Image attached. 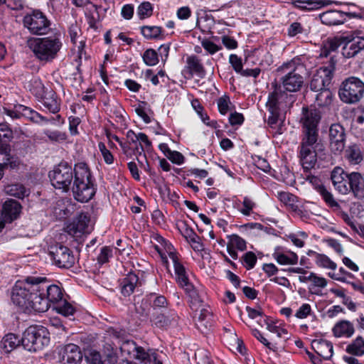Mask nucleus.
<instances>
[{"instance_id": "nucleus-1", "label": "nucleus", "mask_w": 364, "mask_h": 364, "mask_svg": "<svg viewBox=\"0 0 364 364\" xmlns=\"http://www.w3.org/2000/svg\"><path fill=\"white\" fill-rule=\"evenodd\" d=\"M38 280V277H28L24 281H17L12 289V302L23 311H46L47 301L39 297Z\"/></svg>"}, {"instance_id": "nucleus-2", "label": "nucleus", "mask_w": 364, "mask_h": 364, "mask_svg": "<svg viewBox=\"0 0 364 364\" xmlns=\"http://www.w3.org/2000/svg\"><path fill=\"white\" fill-rule=\"evenodd\" d=\"M74 181L72 191L75 200L81 203L89 201L95 195V189L91 181V173L85 163H78L74 168Z\"/></svg>"}, {"instance_id": "nucleus-3", "label": "nucleus", "mask_w": 364, "mask_h": 364, "mask_svg": "<svg viewBox=\"0 0 364 364\" xmlns=\"http://www.w3.org/2000/svg\"><path fill=\"white\" fill-rule=\"evenodd\" d=\"M27 45L39 61L49 63L56 58L63 43L59 38L50 36L31 38L28 40Z\"/></svg>"}, {"instance_id": "nucleus-4", "label": "nucleus", "mask_w": 364, "mask_h": 364, "mask_svg": "<svg viewBox=\"0 0 364 364\" xmlns=\"http://www.w3.org/2000/svg\"><path fill=\"white\" fill-rule=\"evenodd\" d=\"M302 70L303 66L295 60L285 63L277 68V73L281 75L280 82L286 90L296 92L301 88L304 84Z\"/></svg>"}, {"instance_id": "nucleus-5", "label": "nucleus", "mask_w": 364, "mask_h": 364, "mask_svg": "<svg viewBox=\"0 0 364 364\" xmlns=\"http://www.w3.org/2000/svg\"><path fill=\"white\" fill-rule=\"evenodd\" d=\"M49 335L46 327L40 325L31 326L23 333L22 346L28 351L41 350L50 343Z\"/></svg>"}, {"instance_id": "nucleus-6", "label": "nucleus", "mask_w": 364, "mask_h": 364, "mask_svg": "<svg viewBox=\"0 0 364 364\" xmlns=\"http://www.w3.org/2000/svg\"><path fill=\"white\" fill-rule=\"evenodd\" d=\"M364 95V82L358 77L351 76L341 84L338 95L341 100L347 104L359 102Z\"/></svg>"}, {"instance_id": "nucleus-7", "label": "nucleus", "mask_w": 364, "mask_h": 364, "mask_svg": "<svg viewBox=\"0 0 364 364\" xmlns=\"http://www.w3.org/2000/svg\"><path fill=\"white\" fill-rule=\"evenodd\" d=\"M320 120L319 111L307 107H303L299 120L302 127L301 138L318 139V125Z\"/></svg>"}, {"instance_id": "nucleus-8", "label": "nucleus", "mask_w": 364, "mask_h": 364, "mask_svg": "<svg viewBox=\"0 0 364 364\" xmlns=\"http://www.w3.org/2000/svg\"><path fill=\"white\" fill-rule=\"evenodd\" d=\"M166 251L167 252L169 258L173 263L177 282L182 288L184 289L186 292L193 300L198 301V293L192 284L189 282L185 267L179 262L176 254L172 251V246L168 245L166 248Z\"/></svg>"}, {"instance_id": "nucleus-9", "label": "nucleus", "mask_w": 364, "mask_h": 364, "mask_svg": "<svg viewBox=\"0 0 364 364\" xmlns=\"http://www.w3.org/2000/svg\"><path fill=\"white\" fill-rule=\"evenodd\" d=\"M318 139L301 138L299 146V158L304 171L313 168L317 161L316 148Z\"/></svg>"}, {"instance_id": "nucleus-10", "label": "nucleus", "mask_w": 364, "mask_h": 364, "mask_svg": "<svg viewBox=\"0 0 364 364\" xmlns=\"http://www.w3.org/2000/svg\"><path fill=\"white\" fill-rule=\"evenodd\" d=\"M23 26L33 35L42 36L48 33L50 30V21L39 10H33L26 14L23 19Z\"/></svg>"}, {"instance_id": "nucleus-11", "label": "nucleus", "mask_w": 364, "mask_h": 364, "mask_svg": "<svg viewBox=\"0 0 364 364\" xmlns=\"http://www.w3.org/2000/svg\"><path fill=\"white\" fill-rule=\"evenodd\" d=\"M287 95L281 90H274L269 95L267 106L270 112L268 117L267 124L273 129H275V134H282L283 127V122L279 117V106L282 100L287 97Z\"/></svg>"}, {"instance_id": "nucleus-12", "label": "nucleus", "mask_w": 364, "mask_h": 364, "mask_svg": "<svg viewBox=\"0 0 364 364\" xmlns=\"http://www.w3.org/2000/svg\"><path fill=\"white\" fill-rule=\"evenodd\" d=\"M338 40L341 43H343L342 54L345 58H353L364 50V36H360V31L343 34Z\"/></svg>"}, {"instance_id": "nucleus-13", "label": "nucleus", "mask_w": 364, "mask_h": 364, "mask_svg": "<svg viewBox=\"0 0 364 364\" xmlns=\"http://www.w3.org/2000/svg\"><path fill=\"white\" fill-rule=\"evenodd\" d=\"M52 185L63 191L67 192L70 189L73 178L72 167L66 163H60L49 173Z\"/></svg>"}, {"instance_id": "nucleus-14", "label": "nucleus", "mask_w": 364, "mask_h": 364, "mask_svg": "<svg viewBox=\"0 0 364 364\" xmlns=\"http://www.w3.org/2000/svg\"><path fill=\"white\" fill-rule=\"evenodd\" d=\"M38 277L37 286H40L38 295L42 299H46L47 308L49 309L50 303H59L63 299V292L60 288L55 284L49 285L46 277Z\"/></svg>"}, {"instance_id": "nucleus-15", "label": "nucleus", "mask_w": 364, "mask_h": 364, "mask_svg": "<svg viewBox=\"0 0 364 364\" xmlns=\"http://www.w3.org/2000/svg\"><path fill=\"white\" fill-rule=\"evenodd\" d=\"M50 255L54 263L60 268H70L75 264L73 252L67 247L57 245L51 247Z\"/></svg>"}, {"instance_id": "nucleus-16", "label": "nucleus", "mask_w": 364, "mask_h": 364, "mask_svg": "<svg viewBox=\"0 0 364 364\" xmlns=\"http://www.w3.org/2000/svg\"><path fill=\"white\" fill-rule=\"evenodd\" d=\"M58 358L62 364H78L82 359V353L79 346L69 343L58 348Z\"/></svg>"}, {"instance_id": "nucleus-17", "label": "nucleus", "mask_w": 364, "mask_h": 364, "mask_svg": "<svg viewBox=\"0 0 364 364\" xmlns=\"http://www.w3.org/2000/svg\"><path fill=\"white\" fill-rule=\"evenodd\" d=\"M333 68H322L316 71L310 82V89L315 92L328 88Z\"/></svg>"}, {"instance_id": "nucleus-18", "label": "nucleus", "mask_w": 364, "mask_h": 364, "mask_svg": "<svg viewBox=\"0 0 364 364\" xmlns=\"http://www.w3.org/2000/svg\"><path fill=\"white\" fill-rule=\"evenodd\" d=\"M331 179L334 188L341 194L346 195L350 192L349 188V173L342 168L337 166L331 171Z\"/></svg>"}, {"instance_id": "nucleus-19", "label": "nucleus", "mask_w": 364, "mask_h": 364, "mask_svg": "<svg viewBox=\"0 0 364 364\" xmlns=\"http://www.w3.org/2000/svg\"><path fill=\"white\" fill-rule=\"evenodd\" d=\"M345 130L340 124H333L329 129L330 146L335 153H340L345 147Z\"/></svg>"}, {"instance_id": "nucleus-20", "label": "nucleus", "mask_w": 364, "mask_h": 364, "mask_svg": "<svg viewBox=\"0 0 364 364\" xmlns=\"http://www.w3.org/2000/svg\"><path fill=\"white\" fill-rule=\"evenodd\" d=\"M90 218L87 213H80L67 228V232L73 237H80L84 233L89 232Z\"/></svg>"}, {"instance_id": "nucleus-21", "label": "nucleus", "mask_w": 364, "mask_h": 364, "mask_svg": "<svg viewBox=\"0 0 364 364\" xmlns=\"http://www.w3.org/2000/svg\"><path fill=\"white\" fill-rule=\"evenodd\" d=\"M176 314L171 310L155 311L151 314V321L157 328H165L177 321Z\"/></svg>"}, {"instance_id": "nucleus-22", "label": "nucleus", "mask_w": 364, "mask_h": 364, "mask_svg": "<svg viewBox=\"0 0 364 364\" xmlns=\"http://www.w3.org/2000/svg\"><path fill=\"white\" fill-rule=\"evenodd\" d=\"M196 328L204 334L208 333L214 325L213 312L208 306H203L196 318Z\"/></svg>"}, {"instance_id": "nucleus-23", "label": "nucleus", "mask_w": 364, "mask_h": 364, "mask_svg": "<svg viewBox=\"0 0 364 364\" xmlns=\"http://www.w3.org/2000/svg\"><path fill=\"white\" fill-rule=\"evenodd\" d=\"M308 180L314 186L317 192L321 196L325 203L336 210L341 208L340 205L333 198V194L321 183L320 180L314 176H309Z\"/></svg>"}, {"instance_id": "nucleus-24", "label": "nucleus", "mask_w": 364, "mask_h": 364, "mask_svg": "<svg viewBox=\"0 0 364 364\" xmlns=\"http://www.w3.org/2000/svg\"><path fill=\"white\" fill-rule=\"evenodd\" d=\"M183 73L188 74V77L191 78L193 75L203 78L205 75V70L201 62L196 55L188 56L186 59V65L185 66Z\"/></svg>"}, {"instance_id": "nucleus-25", "label": "nucleus", "mask_w": 364, "mask_h": 364, "mask_svg": "<svg viewBox=\"0 0 364 364\" xmlns=\"http://www.w3.org/2000/svg\"><path fill=\"white\" fill-rule=\"evenodd\" d=\"M349 188L354 197L358 199L364 198V177L359 172L349 173Z\"/></svg>"}, {"instance_id": "nucleus-26", "label": "nucleus", "mask_w": 364, "mask_h": 364, "mask_svg": "<svg viewBox=\"0 0 364 364\" xmlns=\"http://www.w3.org/2000/svg\"><path fill=\"white\" fill-rule=\"evenodd\" d=\"M314 350L325 360L330 359L333 353V347L331 342L323 339H316L311 342Z\"/></svg>"}, {"instance_id": "nucleus-27", "label": "nucleus", "mask_w": 364, "mask_h": 364, "mask_svg": "<svg viewBox=\"0 0 364 364\" xmlns=\"http://www.w3.org/2000/svg\"><path fill=\"white\" fill-rule=\"evenodd\" d=\"M344 158L350 165H358L364 159V150L358 144L348 146L344 151Z\"/></svg>"}, {"instance_id": "nucleus-28", "label": "nucleus", "mask_w": 364, "mask_h": 364, "mask_svg": "<svg viewBox=\"0 0 364 364\" xmlns=\"http://www.w3.org/2000/svg\"><path fill=\"white\" fill-rule=\"evenodd\" d=\"M21 210V205L18 201L8 200L4 203L2 215L7 222L11 223L18 217Z\"/></svg>"}, {"instance_id": "nucleus-29", "label": "nucleus", "mask_w": 364, "mask_h": 364, "mask_svg": "<svg viewBox=\"0 0 364 364\" xmlns=\"http://www.w3.org/2000/svg\"><path fill=\"white\" fill-rule=\"evenodd\" d=\"M320 19L323 24L336 26L345 22L344 14L337 10H330L320 15Z\"/></svg>"}, {"instance_id": "nucleus-30", "label": "nucleus", "mask_w": 364, "mask_h": 364, "mask_svg": "<svg viewBox=\"0 0 364 364\" xmlns=\"http://www.w3.org/2000/svg\"><path fill=\"white\" fill-rule=\"evenodd\" d=\"M332 331L336 337L346 338L351 337L355 332L353 323L346 320H343L336 323Z\"/></svg>"}, {"instance_id": "nucleus-31", "label": "nucleus", "mask_w": 364, "mask_h": 364, "mask_svg": "<svg viewBox=\"0 0 364 364\" xmlns=\"http://www.w3.org/2000/svg\"><path fill=\"white\" fill-rule=\"evenodd\" d=\"M13 139V132L4 124H0V153L6 154L10 151L9 142Z\"/></svg>"}, {"instance_id": "nucleus-32", "label": "nucleus", "mask_w": 364, "mask_h": 364, "mask_svg": "<svg viewBox=\"0 0 364 364\" xmlns=\"http://www.w3.org/2000/svg\"><path fill=\"white\" fill-rule=\"evenodd\" d=\"M43 105L52 113L60 111V103L56 93L53 90H46L43 97Z\"/></svg>"}, {"instance_id": "nucleus-33", "label": "nucleus", "mask_w": 364, "mask_h": 364, "mask_svg": "<svg viewBox=\"0 0 364 364\" xmlns=\"http://www.w3.org/2000/svg\"><path fill=\"white\" fill-rule=\"evenodd\" d=\"M138 277L131 272L124 277L121 284V292L124 296H128L134 292V290L138 283Z\"/></svg>"}, {"instance_id": "nucleus-34", "label": "nucleus", "mask_w": 364, "mask_h": 364, "mask_svg": "<svg viewBox=\"0 0 364 364\" xmlns=\"http://www.w3.org/2000/svg\"><path fill=\"white\" fill-rule=\"evenodd\" d=\"M139 353L140 354L138 355V360L145 364H163L155 350L139 349Z\"/></svg>"}, {"instance_id": "nucleus-35", "label": "nucleus", "mask_w": 364, "mask_h": 364, "mask_svg": "<svg viewBox=\"0 0 364 364\" xmlns=\"http://www.w3.org/2000/svg\"><path fill=\"white\" fill-rule=\"evenodd\" d=\"M314 97L315 104L320 107H328L333 101V94L329 88L316 92Z\"/></svg>"}, {"instance_id": "nucleus-36", "label": "nucleus", "mask_w": 364, "mask_h": 364, "mask_svg": "<svg viewBox=\"0 0 364 364\" xmlns=\"http://www.w3.org/2000/svg\"><path fill=\"white\" fill-rule=\"evenodd\" d=\"M346 352L348 353L355 355L362 356L364 355V338L358 336L355 339L347 346Z\"/></svg>"}, {"instance_id": "nucleus-37", "label": "nucleus", "mask_w": 364, "mask_h": 364, "mask_svg": "<svg viewBox=\"0 0 364 364\" xmlns=\"http://www.w3.org/2000/svg\"><path fill=\"white\" fill-rule=\"evenodd\" d=\"M147 301L152 304V312H155V311H163L167 310L168 301L164 296H157L155 294H151Z\"/></svg>"}, {"instance_id": "nucleus-38", "label": "nucleus", "mask_w": 364, "mask_h": 364, "mask_svg": "<svg viewBox=\"0 0 364 364\" xmlns=\"http://www.w3.org/2000/svg\"><path fill=\"white\" fill-rule=\"evenodd\" d=\"M5 192L11 196L18 198H23L29 195V191L26 189L23 185L15 183L8 185L5 187Z\"/></svg>"}, {"instance_id": "nucleus-39", "label": "nucleus", "mask_w": 364, "mask_h": 364, "mask_svg": "<svg viewBox=\"0 0 364 364\" xmlns=\"http://www.w3.org/2000/svg\"><path fill=\"white\" fill-rule=\"evenodd\" d=\"M272 256L277 263L282 265L296 264L298 262V256L292 252L287 255L279 251H275Z\"/></svg>"}, {"instance_id": "nucleus-40", "label": "nucleus", "mask_w": 364, "mask_h": 364, "mask_svg": "<svg viewBox=\"0 0 364 364\" xmlns=\"http://www.w3.org/2000/svg\"><path fill=\"white\" fill-rule=\"evenodd\" d=\"M21 340L14 333L6 334L1 341V345L6 352L9 353L17 347Z\"/></svg>"}, {"instance_id": "nucleus-41", "label": "nucleus", "mask_w": 364, "mask_h": 364, "mask_svg": "<svg viewBox=\"0 0 364 364\" xmlns=\"http://www.w3.org/2000/svg\"><path fill=\"white\" fill-rule=\"evenodd\" d=\"M141 34L147 39L158 38L162 33V28L156 26H144L141 28Z\"/></svg>"}, {"instance_id": "nucleus-42", "label": "nucleus", "mask_w": 364, "mask_h": 364, "mask_svg": "<svg viewBox=\"0 0 364 364\" xmlns=\"http://www.w3.org/2000/svg\"><path fill=\"white\" fill-rule=\"evenodd\" d=\"M139 349H144L141 346H138L134 341L127 340L123 341L122 344L120 346V350L122 352H124L128 355H130L132 353L135 352L134 358L138 360V355L140 354L139 353Z\"/></svg>"}, {"instance_id": "nucleus-43", "label": "nucleus", "mask_w": 364, "mask_h": 364, "mask_svg": "<svg viewBox=\"0 0 364 364\" xmlns=\"http://www.w3.org/2000/svg\"><path fill=\"white\" fill-rule=\"evenodd\" d=\"M315 262L317 266L323 268L336 269L337 267L334 262L323 254H316Z\"/></svg>"}, {"instance_id": "nucleus-44", "label": "nucleus", "mask_w": 364, "mask_h": 364, "mask_svg": "<svg viewBox=\"0 0 364 364\" xmlns=\"http://www.w3.org/2000/svg\"><path fill=\"white\" fill-rule=\"evenodd\" d=\"M142 58L144 63L148 66H154L159 63L158 53L152 48L146 50Z\"/></svg>"}, {"instance_id": "nucleus-45", "label": "nucleus", "mask_w": 364, "mask_h": 364, "mask_svg": "<svg viewBox=\"0 0 364 364\" xmlns=\"http://www.w3.org/2000/svg\"><path fill=\"white\" fill-rule=\"evenodd\" d=\"M279 200L286 205L290 206L292 209H296V196L288 192H279L277 194Z\"/></svg>"}, {"instance_id": "nucleus-46", "label": "nucleus", "mask_w": 364, "mask_h": 364, "mask_svg": "<svg viewBox=\"0 0 364 364\" xmlns=\"http://www.w3.org/2000/svg\"><path fill=\"white\" fill-rule=\"evenodd\" d=\"M195 358L197 364H213V361L210 358V353L205 350L199 349L196 350Z\"/></svg>"}, {"instance_id": "nucleus-47", "label": "nucleus", "mask_w": 364, "mask_h": 364, "mask_svg": "<svg viewBox=\"0 0 364 364\" xmlns=\"http://www.w3.org/2000/svg\"><path fill=\"white\" fill-rule=\"evenodd\" d=\"M152 11L153 8L151 4L148 1H145L139 6L137 14L140 18H144L151 16L152 14Z\"/></svg>"}, {"instance_id": "nucleus-48", "label": "nucleus", "mask_w": 364, "mask_h": 364, "mask_svg": "<svg viewBox=\"0 0 364 364\" xmlns=\"http://www.w3.org/2000/svg\"><path fill=\"white\" fill-rule=\"evenodd\" d=\"M2 164L3 170L9 168L11 170L18 169L22 165L21 160L16 156H9Z\"/></svg>"}, {"instance_id": "nucleus-49", "label": "nucleus", "mask_w": 364, "mask_h": 364, "mask_svg": "<svg viewBox=\"0 0 364 364\" xmlns=\"http://www.w3.org/2000/svg\"><path fill=\"white\" fill-rule=\"evenodd\" d=\"M229 242L228 244L233 247L238 249L239 250L243 251L246 249V242L240 237L237 235H232L229 236Z\"/></svg>"}, {"instance_id": "nucleus-50", "label": "nucleus", "mask_w": 364, "mask_h": 364, "mask_svg": "<svg viewBox=\"0 0 364 364\" xmlns=\"http://www.w3.org/2000/svg\"><path fill=\"white\" fill-rule=\"evenodd\" d=\"M56 309L58 313L65 316L73 315L75 311L73 306L68 303L65 300H62L60 302H59Z\"/></svg>"}, {"instance_id": "nucleus-51", "label": "nucleus", "mask_w": 364, "mask_h": 364, "mask_svg": "<svg viewBox=\"0 0 364 364\" xmlns=\"http://www.w3.org/2000/svg\"><path fill=\"white\" fill-rule=\"evenodd\" d=\"M18 109L20 110L18 112H21V117H25L31 120H35L36 117H41L38 113L24 105H18Z\"/></svg>"}, {"instance_id": "nucleus-52", "label": "nucleus", "mask_w": 364, "mask_h": 364, "mask_svg": "<svg viewBox=\"0 0 364 364\" xmlns=\"http://www.w3.org/2000/svg\"><path fill=\"white\" fill-rule=\"evenodd\" d=\"M242 259L247 269H252L257 262V257L252 252H246L243 255Z\"/></svg>"}, {"instance_id": "nucleus-53", "label": "nucleus", "mask_w": 364, "mask_h": 364, "mask_svg": "<svg viewBox=\"0 0 364 364\" xmlns=\"http://www.w3.org/2000/svg\"><path fill=\"white\" fill-rule=\"evenodd\" d=\"M203 48L210 54L213 55L221 50V46H217L209 39H204L201 42Z\"/></svg>"}, {"instance_id": "nucleus-54", "label": "nucleus", "mask_w": 364, "mask_h": 364, "mask_svg": "<svg viewBox=\"0 0 364 364\" xmlns=\"http://www.w3.org/2000/svg\"><path fill=\"white\" fill-rule=\"evenodd\" d=\"M243 208L240 209V212L244 215H250L252 209L255 207V203L248 197H245L242 202Z\"/></svg>"}, {"instance_id": "nucleus-55", "label": "nucleus", "mask_w": 364, "mask_h": 364, "mask_svg": "<svg viewBox=\"0 0 364 364\" xmlns=\"http://www.w3.org/2000/svg\"><path fill=\"white\" fill-rule=\"evenodd\" d=\"M98 147L105 161L108 164H111L113 162L114 158L111 152L107 149L105 144L103 142H100Z\"/></svg>"}, {"instance_id": "nucleus-56", "label": "nucleus", "mask_w": 364, "mask_h": 364, "mask_svg": "<svg viewBox=\"0 0 364 364\" xmlns=\"http://www.w3.org/2000/svg\"><path fill=\"white\" fill-rule=\"evenodd\" d=\"M311 283L314 288H324L327 285V280L322 277H318L315 273L311 272Z\"/></svg>"}, {"instance_id": "nucleus-57", "label": "nucleus", "mask_w": 364, "mask_h": 364, "mask_svg": "<svg viewBox=\"0 0 364 364\" xmlns=\"http://www.w3.org/2000/svg\"><path fill=\"white\" fill-rule=\"evenodd\" d=\"M86 359L90 364H103L100 353L96 350L90 351Z\"/></svg>"}, {"instance_id": "nucleus-58", "label": "nucleus", "mask_w": 364, "mask_h": 364, "mask_svg": "<svg viewBox=\"0 0 364 364\" xmlns=\"http://www.w3.org/2000/svg\"><path fill=\"white\" fill-rule=\"evenodd\" d=\"M230 63L237 73H241L242 70V60L237 55L231 54L229 58Z\"/></svg>"}, {"instance_id": "nucleus-59", "label": "nucleus", "mask_w": 364, "mask_h": 364, "mask_svg": "<svg viewBox=\"0 0 364 364\" xmlns=\"http://www.w3.org/2000/svg\"><path fill=\"white\" fill-rule=\"evenodd\" d=\"M46 135L50 140L53 141H62L66 139L65 134L58 131H47Z\"/></svg>"}, {"instance_id": "nucleus-60", "label": "nucleus", "mask_w": 364, "mask_h": 364, "mask_svg": "<svg viewBox=\"0 0 364 364\" xmlns=\"http://www.w3.org/2000/svg\"><path fill=\"white\" fill-rule=\"evenodd\" d=\"M230 100L228 97L224 96L219 98L218 101V107L219 112L222 114H225L229 109Z\"/></svg>"}, {"instance_id": "nucleus-61", "label": "nucleus", "mask_w": 364, "mask_h": 364, "mask_svg": "<svg viewBox=\"0 0 364 364\" xmlns=\"http://www.w3.org/2000/svg\"><path fill=\"white\" fill-rule=\"evenodd\" d=\"M166 156L173 163L178 165L183 164L184 161V156L183 154L176 151H172L170 154H166Z\"/></svg>"}, {"instance_id": "nucleus-62", "label": "nucleus", "mask_w": 364, "mask_h": 364, "mask_svg": "<svg viewBox=\"0 0 364 364\" xmlns=\"http://www.w3.org/2000/svg\"><path fill=\"white\" fill-rule=\"evenodd\" d=\"M112 249L108 247H104L101 250V252L98 256V262L101 264L106 263L108 259L112 257Z\"/></svg>"}, {"instance_id": "nucleus-63", "label": "nucleus", "mask_w": 364, "mask_h": 364, "mask_svg": "<svg viewBox=\"0 0 364 364\" xmlns=\"http://www.w3.org/2000/svg\"><path fill=\"white\" fill-rule=\"evenodd\" d=\"M311 306L308 304H304L296 311V316L299 318H304L311 313Z\"/></svg>"}, {"instance_id": "nucleus-64", "label": "nucleus", "mask_w": 364, "mask_h": 364, "mask_svg": "<svg viewBox=\"0 0 364 364\" xmlns=\"http://www.w3.org/2000/svg\"><path fill=\"white\" fill-rule=\"evenodd\" d=\"M222 43L228 49H235L237 47V42L228 36H222Z\"/></svg>"}]
</instances>
